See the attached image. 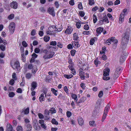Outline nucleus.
<instances>
[{"label":"nucleus","mask_w":131,"mask_h":131,"mask_svg":"<svg viewBox=\"0 0 131 131\" xmlns=\"http://www.w3.org/2000/svg\"><path fill=\"white\" fill-rule=\"evenodd\" d=\"M130 34V30L129 28L126 29L125 35L122 39V45L120 46V48L122 50H124L126 48V43L128 42L129 38V36Z\"/></svg>","instance_id":"obj_1"},{"label":"nucleus","mask_w":131,"mask_h":131,"mask_svg":"<svg viewBox=\"0 0 131 131\" xmlns=\"http://www.w3.org/2000/svg\"><path fill=\"white\" fill-rule=\"evenodd\" d=\"M122 70V68L119 66L116 67L114 74L113 76L114 79L117 78Z\"/></svg>","instance_id":"obj_2"},{"label":"nucleus","mask_w":131,"mask_h":131,"mask_svg":"<svg viewBox=\"0 0 131 131\" xmlns=\"http://www.w3.org/2000/svg\"><path fill=\"white\" fill-rule=\"evenodd\" d=\"M110 108V106L109 105H107L105 108L104 111V114L102 119V121L103 122L106 118V116L108 111Z\"/></svg>","instance_id":"obj_3"},{"label":"nucleus","mask_w":131,"mask_h":131,"mask_svg":"<svg viewBox=\"0 0 131 131\" xmlns=\"http://www.w3.org/2000/svg\"><path fill=\"white\" fill-rule=\"evenodd\" d=\"M15 27V23L14 22L10 23L8 27L10 34H12L14 32Z\"/></svg>","instance_id":"obj_4"},{"label":"nucleus","mask_w":131,"mask_h":131,"mask_svg":"<svg viewBox=\"0 0 131 131\" xmlns=\"http://www.w3.org/2000/svg\"><path fill=\"white\" fill-rule=\"evenodd\" d=\"M50 111L46 109L45 111V119L48 120L50 118L49 116Z\"/></svg>","instance_id":"obj_5"},{"label":"nucleus","mask_w":131,"mask_h":131,"mask_svg":"<svg viewBox=\"0 0 131 131\" xmlns=\"http://www.w3.org/2000/svg\"><path fill=\"white\" fill-rule=\"evenodd\" d=\"M11 65L12 66V67L14 69H17L20 66L19 63V62L18 61H16L15 62L14 64L12 65L11 63Z\"/></svg>","instance_id":"obj_6"},{"label":"nucleus","mask_w":131,"mask_h":131,"mask_svg":"<svg viewBox=\"0 0 131 131\" xmlns=\"http://www.w3.org/2000/svg\"><path fill=\"white\" fill-rule=\"evenodd\" d=\"M48 12L51 15H52L53 16H55V13L53 7L52 8L49 7L48 9Z\"/></svg>","instance_id":"obj_7"},{"label":"nucleus","mask_w":131,"mask_h":131,"mask_svg":"<svg viewBox=\"0 0 131 131\" xmlns=\"http://www.w3.org/2000/svg\"><path fill=\"white\" fill-rule=\"evenodd\" d=\"M125 15H124L123 13H121L120 15L118 21V23L119 24H121L124 21V18Z\"/></svg>","instance_id":"obj_8"},{"label":"nucleus","mask_w":131,"mask_h":131,"mask_svg":"<svg viewBox=\"0 0 131 131\" xmlns=\"http://www.w3.org/2000/svg\"><path fill=\"white\" fill-rule=\"evenodd\" d=\"M6 131H15L13 129L12 126L9 124H7Z\"/></svg>","instance_id":"obj_9"},{"label":"nucleus","mask_w":131,"mask_h":131,"mask_svg":"<svg viewBox=\"0 0 131 131\" xmlns=\"http://www.w3.org/2000/svg\"><path fill=\"white\" fill-rule=\"evenodd\" d=\"M73 29L68 27L65 31L64 33L66 34H71L72 31Z\"/></svg>","instance_id":"obj_10"},{"label":"nucleus","mask_w":131,"mask_h":131,"mask_svg":"<svg viewBox=\"0 0 131 131\" xmlns=\"http://www.w3.org/2000/svg\"><path fill=\"white\" fill-rule=\"evenodd\" d=\"M10 5L12 8L16 9L17 8L18 5L16 2L13 1L12 2L10 3Z\"/></svg>","instance_id":"obj_11"},{"label":"nucleus","mask_w":131,"mask_h":131,"mask_svg":"<svg viewBox=\"0 0 131 131\" xmlns=\"http://www.w3.org/2000/svg\"><path fill=\"white\" fill-rule=\"evenodd\" d=\"M31 87L30 89L31 91H33L37 86V83L36 82L34 81L32 82Z\"/></svg>","instance_id":"obj_12"},{"label":"nucleus","mask_w":131,"mask_h":131,"mask_svg":"<svg viewBox=\"0 0 131 131\" xmlns=\"http://www.w3.org/2000/svg\"><path fill=\"white\" fill-rule=\"evenodd\" d=\"M86 99L85 97H83L81 98L78 101H77L78 100L76 101V103L79 104L80 103L84 102Z\"/></svg>","instance_id":"obj_13"},{"label":"nucleus","mask_w":131,"mask_h":131,"mask_svg":"<svg viewBox=\"0 0 131 131\" xmlns=\"http://www.w3.org/2000/svg\"><path fill=\"white\" fill-rule=\"evenodd\" d=\"M103 28L102 27H99L97 28L96 31L97 34H100L103 31Z\"/></svg>","instance_id":"obj_14"},{"label":"nucleus","mask_w":131,"mask_h":131,"mask_svg":"<svg viewBox=\"0 0 131 131\" xmlns=\"http://www.w3.org/2000/svg\"><path fill=\"white\" fill-rule=\"evenodd\" d=\"M78 123L81 126L83 124L84 121L82 118L81 117H79L78 119Z\"/></svg>","instance_id":"obj_15"},{"label":"nucleus","mask_w":131,"mask_h":131,"mask_svg":"<svg viewBox=\"0 0 131 131\" xmlns=\"http://www.w3.org/2000/svg\"><path fill=\"white\" fill-rule=\"evenodd\" d=\"M72 45L75 48H77L78 46H79V45L78 44V42L75 41H72Z\"/></svg>","instance_id":"obj_16"},{"label":"nucleus","mask_w":131,"mask_h":131,"mask_svg":"<svg viewBox=\"0 0 131 131\" xmlns=\"http://www.w3.org/2000/svg\"><path fill=\"white\" fill-rule=\"evenodd\" d=\"M126 55H122L120 57V61L121 62H123L126 59Z\"/></svg>","instance_id":"obj_17"},{"label":"nucleus","mask_w":131,"mask_h":131,"mask_svg":"<svg viewBox=\"0 0 131 131\" xmlns=\"http://www.w3.org/2000/svg\"><path fill=\"white\" fill-rule=\"evenodd\" d=\"M110 71V69H107L104 71V76H108Z\"/></svg>","instance_id":"obj_18"},{"label":"nucleus","mask_w":131,"mask_h":131,"mask_svg":"<svg viewBox=\"0 0 131 131\" xmlns=\"http://www.w3.org/2000/svg\"><path fill=\"white\" fill-rule=\"evenodd\" d=\"M102 20L103 22H105L107 23H108L109 22V20H108L107 16L106 15H105L103 17Z\"/></svg>","instance_id":"obj_19"},{"label":"nucleus","mask_w":131,"mask_h":131,"mask_svg":"<svg viewBox=\"0 0 131 131\" xmlns=\"http://www.w3.org/2000/svg\"><path fill=\"white\" fill-rule=\"evenodd\" d=\"M51 90L53 93V94L55 96H57V93H58V91L57 90H55L53 88H51Z\"/></svg>","instance_id":"obj_20"},{"label":"nucleus","mask_w":131,"mask_h":131,"mask_svg":"<svg viewBox=\"0 0 131 131\" xmlns=\"http://www.w3.org/2000/svg\"><path fill=\"white\" fill-rule=\"evenodd\" d=\"M49 111L52 114L55 113L56 112V110L55 108L52 107L49 109Z\"/></svg>","instance_id":"obj_21"},{"label":"nucleus","mask_w":131,"mask_h":131,"mask_svg":"<svg viewBox=\"0 0 131 131\" xmlns=\"http://www.w3.org/2000/svg\"><path fill=\"white\" fill-rule=\"evenodd\" d=\"M79 38L76 33H75L73 34V39L74 40H77Z\"/></svg>","instance_id":"obj_22"},{"label":"nucleus","mask_w":131,"mask_h":131,"mask_svg":"<svg viewBox=\"0 0 131 131\" xmlns=\"http://www.w3.org/2000/svg\"><path fill=\"white\" fill-rule=\"evenodd\" d=\"M101 103L99 101H97L96 102V105L95 106V108L99 110L100 108Z\"/></svg>","instance_id":"obj_23"},{"label":"nucleus","mask_w":131,"mask_h":131,"mask_svg":"<svg viewBox=\"0 0 131 131\" xmlns=\"http://www.w3.org/2000/svg\"><path fill=\"white\" fill-rule=\"evenodd\" d=\"M90 125L92 126H96V124L95 123V121H90L89 122Z\"/></svg>","instance_id":"obj_24"},{"label":"nucleus","mask_w":131,"mask_h":131,"mask_svg":"<svg viewBox=\"0 0 131 131\" xmlns=\"http://www.w3.org/2000/svg\"><path fill=\"white\" fill-rule=\"evenodd\" d=\"M64 76L65 78L68 79L72 78L73 76L72 74H70V75L64 74Z\"/></svg>","instance_id":"obj_25"},{"label":"nucleus","mask_w":131,"mask_h":131,"mask_svg":"<svg viewBox=\"0 0 131 131\" xmlns=\"http://www.w3.org/2000/svg\"><path fill=\"white\" fill-rule=\"evenodd\" d=\"M6 47L3 44H1L0 45V49L2 51H4L5 50Z\"/></svg>","instance_id":"obj_26"},{"label":"nucleus","mask_w":131,"mask_h":131,"mask_svg":"<svg viewBox=\"0 0 131 131\" xmlns=\"http://www.w3.org/2000/svg\"><path fill=\"white\" fill-rule=\"evenodd\" d=\"M112 38L110 39H109L107 40L106 41V44L110 45L111 43H112Z\"/></svg>","instance_id":"obj_27"},{"label":"nucleus","mask_w":131,"mask_h":131,"mask_svg":"<svg viewBox=\"0 0 131 131\" xmlns=\"http://www.w3.org/2000/svg\"><path fill=\"white\" fill-rule=\"evenodd\" d=\"M43 39L45 41L47 42L50 39V37L47 36H45L44 37Z\"/></svg>","instance_id":"obj_28"},{"label":"nucleus","mask_w":131,"mask_h":131,"mask_svg":"<svg viewBox=\"0 0 131 131\" xmlns=\"http://www.w3.org/2000/svg\"><path fill=\"white\" fill-rule=\"evenodd\" d=\"M56 29H55L54 30H53L51 31L52 32H58L60 31L62 29L61 28H59L57 29V28H56Z\"/></svg>","instance_id":"obj_29"},{"label":"nucleus","mask_w":131,"mask_h":131,"mask_svg":"<svg viewBox=\"0 0 131 131\" xmlns=\"http://www.w3.org/2000/svg\"><path fill=\"white\" fill-rule=\"evenodd\" d=\"M51 122L53 124L55 125H57L58 124V122L55 119L53 118L51 121Z\"/></svg>","instance_id":"obj_30"},{"label":"nucleus","mask_w":131,"mask_h":131,"mask_svg":"<svg viewBox=\"0 0 131 131\" xmlns=\"http://www.w3.org/2000/svg\"><path fill=\"white\" fill-rule=\"evenodd\" d=\"M93 22L94 23H95L97 21V18L96 16L94 14L93 15Z\"/></svg>","instance_id":"obj_31"},{"label":"nucleus","mask_w":131,"mask_h":131,"mask_svg":"<svg viewBox=\"0 0 131 131\" xmlns=\"http://www.w3.org/2000/svg\"><path fill=\"white\" fill-rule=\"evenodd\" d=\"M71 96L72 98L74 99L75 100H76V101L77 100V95L74 94H72L71 95Z\"/></svg>","instance_id":"obj_32"},{"label":"nucleus","mask_w":131,"mask_h":131,"mask_svg":"<svg viewBox=\"0 0 131 131\" xmlns=\"http://www.w3.org/2000/svg\"><path fill=\"white\" fill-rule=\"evenodd\" d=\"M16 129L17 131H23V128L21 126H18L17 127Z\"/></svg>","instance_id":"obj_33"},{"label":"nucleus","mask_w":131,"mask_h":131,"mask_svg":"<svg viewBox=\"0 0 131 131\" xmlns=\"http://www.w3.org/2000/svg\"><path fill=\"white\" fill-rule=\"evenodd\" d=\"M76 52V51L75 50H72L70 52L71 55L72 56H74L75 55Z\"/></svg>","instance_id":"obj_34"},{"label":"nucleus","mask_w":131,"mask_h":131,"mask_svg":"<svg viewBox=\"0 0 131 131\" xmlns=\"http://www.w3.org/2000/svg\"><path fill=\"white\" fill-rule=\"evenodd\" d=\"M15 94L13 92H10L8 95L10 97H13L15 95Z\"/></svg>","instance_id":"obj_35"},{"label":"nucleus","mask_w":131,"mask_h":131,"mask_svg":"<svg viewBox=\"0 0 131 131\" xmlns=\"http://www.w3.org/2000/svg\"><path fill=\"white\" fill-rule=\"evenodd\" d=\"M32 74L29 73H27L26 75V77L27 78L29 79L31 78Z\"/></svg>","instance_id":"obj_36"},{"label":"nucleus","mask_w":131,"mask_h":131,"mask_svg":"<svg viewBox=\"0 0 131 131\" xmlns=\"http://www.w3.org/2000/svg\"><path fill=\"white\" fill-rule=\"evenodd\" d=\"M89 4L90 5H92L94 4V0H89Z\"/></svg>","instance_id":"obj_37"},{"label":"nucleus","mask_w":131,"mask_h":131,"mask_svg":"<svg viewBox=\"0 0 131 131\" xmlns=\"http://www.w3.org/2000/svg\"><path fill=\"white\" fill-rule=\"evenodd\" d=\"M14 17V15L13 14H11L8 16V18L9 20L12 19Z\"/></svg>","instance_id":"obj_38"},{"label":"nucleus","mask_w":131,"mask_h":131,"mask_svg":"<svg viewBox=\"0 0 131 131\" xmlns=\"http://www.w3.org/2000/svg\"><path fill=\"white\" fill-rule=\"evenodd\" d=\"M112 43H114L115 44H116L117 43L118 41L117 40L115 39L114 38H112Z\"/></svg>","instance_id":"obj_39"},{"label":"nucleus","mask_w":131,"mask_h":131,"mask_svg":"<svg viewBox=\"0 0 131 131\" xmlns=\"http://www.w3.org/2000/svg\"><path fill=\"white\" fill-rule=\"evenodd\" d=\"M95 41V40L93 38L91 39H90V45H93L94 44Z\"/></svg>","instance_id":"obj_40"},{"label":"nucleus","mask_w":131,"mask_h":131,"mask_svg":"<svg viewBox=\"0 0 131 131\" xmlns=\"http://www.w3.org/2000/svg\"><path fill=\"white\" fill-rule=\"evenodd\" d=\"M108 76H104L103 77V79L107 81L110 79L109 77H107Z\"/></svg>","instance_id":"obj_41"},{"label":"nucleus","mask_w":131,"mask_h":131,"mask_svg":"<svg viewBox=\"0 0 131 131\" xmlns=\"http://www.w3.org/2000/svg\"><path fill=\"white\" fill-rule=\"evenodd\" d=\"M34 128L36 130L38 131L40 129V127L38 125L37 126H35Z\"/></svg>","instance_id":"obj_42"},{"label":"nucleus","mask_w":131,"mask_h":131,"mask_svg":"<svg viewBox=\"0 0 131 131\" xmlns=\"http://www.w3.org/2000/svg\"><path fill=\"white\" fill-rule=\"evenodd\" d=\"M103 95V92L102 91H100L99 93L98 94L99 97L101 98L102 97Z\"/></svg>","instance_id":"obj_43"},{"label":"nucleus","mask_w":131,"mask_h":131,"mask_svg":"<svg viewBox=\"0 0 131 131\" xmlns=\"http://www.w3.org/2000/svg\"><path fill=\"white\" fill-rule=\"evenodd\" d=\"M56 27L55 26H51V27H49V30L50 31H51V32H52L51 31L53 30L52 29H53L54 28H55V29H56Z\"/></svg>","instance_id":"obj_44"},{"label":"nucleus","mask_w":131,"mask_h":131,"mask_svg":"<svg viewBox=\"0 0 131 131\" xmlns=\"http://www.w3.org/2000/svg\"><path fill=\"white\" fill-rule=\"evenodd\" d=\"M67 115L68 117H69L72 115L71 113L69 111H68L67 112Z\"/></svg>","instance_id":"obj_45"},{"label":"nucleus","mask_w":131,"mask_h":131,"mask_svg":"<svg viewBox=\"0 0 131 131\" xmlns=\"http://www.w3.org/2000/svg\"><path fill=\"white\" fill-rule=\"evenodd\" d=\"M50 45L53 46H55L57 45V42L56 41H51L50 43Z\"/></svg>","instance_id":"obj_46"},{"label":"nucleus","mask_w":131,"mask_h":131,"mask_svg":"<svg viewBox=\"0 0 131 131\" xmlns=\"http://www.w3.org/2000/svg\"><path fill=\"white\" fill-rule=\"evenodd\" d=\"M54 54V52H52L49 55H48V59L51 58L52 57Z\"/></svg>","instance_id":"obj_47"},{"label":"nucleus","mask_w":131,"mask_h":131,"mask_svg":"<svg viewBox=\"0 0 131 131\" xmlns=\"http://www.w3.org/2000/svg\"><path fill=\"white\" fill-rule=\"evenodd\" d=\"M24 112L25 114H28L29 112V108L28 107L27 108L25 111H23Z\"/></svg>","instance_id":"obj_48"},{"label":"nucleus","mask_w":131,"mask_h":131,"mask_svg":"<svg viewBox=\"0 0 131 131\" xmlns=\"http://www.w3.org/2000/svg\"><path fill=\"white\" fill-rule=\"evenodd\" d=\"M15 83L14 79H12L9 82V84L12 85H13Z\"/></svg>","instance_id":"obj_49"},{"label":"nucleus","mask_w":131,"mask_h":131,"mask_svg":"<svg viewBox=\"0 0 131 131\" xmlns=\"http://www.w3.org/2000/svg\"><path fill=\"white\" fill-rule=\"evenodd\" d=\"M12 77L14 80H16L17 79V78L16 76V73H14L12 75Z\"/></svg>","instance_id":"obj_50"},{"label":"nucleus","mask_w":131,"mask_h":131,"mask_svg":"<svg viewBox=\"0 0 131 131\" xmlns=\"http://www.w3.org/2000/svg\"><path fill=\"white\" fill-rule=\"evenodd\" d=\"M57 46L60 48H62L63 47V44L61 43L60 42L57 43Z\"/></svg>","instance_id":"obj_51"},{"label":"nucleus","mask_w":131,"mask_h":131,"mask_svg":"<svg viewBox=\"0 0 131 131\" xmlns=\"http://www.w3.org/2000/svg\"><path fill=\"white\" fill-rule=\"evenodd\" d=\"M107 15L110 19L114 20V19H113V17L112 16L111 14L108 13L107 14Z\"/></svg>","instance_id":"obj_52"},{"label":"nucleus","mask_w":131,"mask_h":131,"mask_svg":"<svg viewBox=\"0 0 131 131\" xmlns=\"http://www.w3.org/2000/svg\"><path fill=\"white\" fill-rule=\"evenodd\" d=\"M36 30L35 29H33L31 32V35L32 36L34 35L36 33Z\"/></svg>","instance_id":"obj_53"},{"label":"nucleus","mask_w":131,"mask_h":131,"mask_svg":"<svg viewBox=\"0 0 131 131\" xmlns=\"http://www.w3.org/2000/svg\"><path fill=\"white\" fill-rule=\"evenodd\" d=\"M79 14L80 16L82 17H83L85 15L84 13L82 11H80L79 12Z\"/></svg>","instance_id":"obj_54"},{"label":"nucleus","mask_w":131,"mask_h":131,"mask_svg":"<svg viewBox=\"0 0 131 131\" xmlns=\"http://www.w3.org/2000/svg\"><path fill=\"white\" fill-rule=\"evenodd\" d=\"M84 28L86 30H88L89 29V26L87 24H85L84 25Z\"/></svg>","instance_id":"obj_55"},{"label":"nucleus","mask_w":131,"mask_h":131,"mask_svg":"<svg viewBox=\"0 0 131 131\" xmlns=\"http://www.w3.org/2000/svg\"><path fill=\"white\" fill-rule=\"evenodd\" d=\"M35 52L36 53H38L40 51V49L38 48H36L35 49Z\"/></svg>","instance_id":"obj_56"},{"label":"nucleus","mask_w":131,"mask_h":131,"mask_svg":"<svg viewBox=\"0 0 131 131\" xmlns=\"http://www.w3.org/2000/svg\"><path fill=\"white\" fill-rule=\"evenodd\" d=\"M21 58H22V60H23L24 62L25 61V57L24 55V54H21Z\"/></svg>","instance_id":"obj_57"},{"label":"nucleus","mask_w":131,"mask_h":131,"mask_svg":"<svg viewBox=\"0 0 131 131\" xmlns=\"http://www.w3.org/2000/svg\"><path fill=\"white\" fill-rule=\"evenodd\" d=\"M22 44L23 46L25 47H26L27 46V44L25 41H24L22 42Z\"/></svg>","instance_id":"obj_58"},{"label":"nucleus","mask_w":131,"mask_h":131,"mask_svg":"<svg viewBox=\"0 0 131 131\" xmlns=\"http://www.w3.org/2000/svg\"><path fill=\"white\" fill-rule=\"evenodd\" d=\"M101 59H102L103 60H106L107 59L106 56L104 54H103L102 57H101Z\"/></svg>","instance_id":"obj_59"},{"label":"nucleus","mask_w":131,"mask_h":131,"mask_svg":"<svg viewBox=\"0 0 131 131\" xmlns=\"http://www.w3.org/2000/svg\"><path fill=\"white\" fill-rule=\"evenodd\" d=\"M69 3L70 5L72 6H73L74 5L73 0H71L69 2Z\"/></svg>","instance_id":"obj_60"},{"label":"nucleus","mask_w":131,"mask_h":131,"mask_svg":"<svg viewBox=\"0 0 131 131\" xmlns=\"http://www.w3.org/2000/svg\"><path fill=\"white\" fill-rule=\"evenodd\" d=\"M76 25L77 28H79L80 27L81 25L80 23L77 22L76 23Z\"/></svg>","instance_id":"obj_61"},{"label":"nucleus","mask_w":131,"mask_h":131,"mask_svg":"<svg viewBox=\"0 0 131 131\" xmlns=\"http://www.w3.org/2000/svg\"><path fill=\"white\" fill-rule=\"evenodd\" d=\"M38 116L40 118V119H43L44 117V116L41 113H39L38 114Z\"/></svg>","instance_id":"obj_62"},{"label":"nucleus","mask_w":131,"mask_h":131,"mask_svg":"<svg viewBox=\"0 0 131 131\" xmlns=\"http://www.w3.org/2000/svg\"><path fill=\"white\" fill-rule=\"evenodd\" d=\"M63 90L64 91L67 93L68 92V90L67 86H65L64 87Z\"/></svg>","instance_id":"obj_63"},{"label":"nucleus","mask_w":131,"mask_h":131,"mask_svg":"<svg viewBox=\"0 0 131 131\" xmlns=\"http://www.w3.org/2000/svg\"><path fill=\"white\" fill-rule=\"evenodd\" d=\"M16 92L18 93H22V91L21 89L19 88L17 90Z\"/></svg>","instance_id":"obj_64"}]
</instances>
